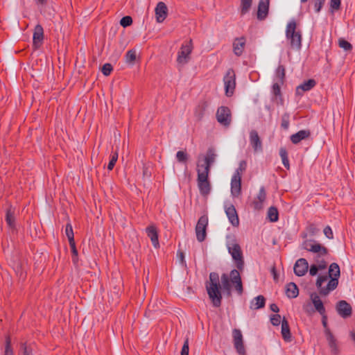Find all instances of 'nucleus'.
Returning a JSON list of instances; mask_svg holds the SVG:
<instances>
[{
  "instance_id": "f257e3e1",
  "label": "nucleus",
  "mask_w": 355,
  "mask_h": 355,
  "mask_svg": "<svg viewBox=\"0 0 355 355\" xmlns=\"http://www.w3.org/2000/svg\"><path fill=\"white\" fill-rule=\"evenodd\" d=\"M222 287L220 284L219 275L216 272H211L209 281L206 282V290L213 305L218 307L221 304V288L231 295L232 290L234 289L239 295L243 292V287L240 272L237 270H232L230 274L223 273L220 277Z\"/></svg>"
},
{
  "instance_id": "f03ea898",
  "label": "nucleus",
  "mask_w": 355,
  "mask_h": 355,
  "mask_svg": "<svg viewBox=\"0 0 355 355\" xmlns=\"http://www.w3.org/2000/svg\"><path fill=\"white\" fill-rule=\"evenodd\" d=\"M317 263L311 264L309 268V275L311 276L318 275L315 286L321 295L326 296L331 291L336 288L338 284V277L340 271L339 266L336 263H331L328 270L327 275V263L322 260H316Z\"/></svg>"
},
{
  "instance_id": "7ed1b4c3",
  "label": "nucleus",
  "mask_w": 355,
  "mask_h": 355,
  "mask_svg": "<svg viewBox=\"0 0 355 355\" xmlns=\"http://www.w3.org/2000/svg\"><path fill=\"white\" fill-rule=\"evenodd\" d=\"M286 37L292 49H300L302 46V34L297 28L295 20L290 21L286 29Z\"/></svg>"
},
{
  "instance_id": "20e7f679",
  "label": "nucleus",
  "mask_w": 355,
  "mask_h": 355,
  "mask_svg": "<svg viewBox=\"0 0 355 355\" xmlns=\"http://www.w3.org/2000/svg\"><path fill=\"white\" fill-rule=\"evenodd\" d=\"M227 248L236 267L241 270L243 268V257L239 244L234 239H231L227 243Z\"/></svg>"
},
{
  "instance_id": "39448f33",
  "label": "nucleus",
  "mask_w": 355,
  "mask_h": 355,
  "mask_svg": "<svg viewBox=\"0 0 355 355\" xmlns=\"http://www.w3.org/2000/svg\"><path fill=\"white\" fill-rule=\"evenodd\" d=\"M197 184L200 193L203 196H207L211 191V184L209 181V172L207 169L197 170Z\"/></svg>"
},
{
  "instance_id": "423d86ee",
  "label": "nucleus",
  "mask_w": 355,
  "mask_h": 355,
  "mask_svg": "<svg viewBox=\"0 0 355 355\" xmlns=\"http://www.w3.org/2000/svg\"><path fill=\"white\" fill-rule=\"evenodd\" d=\"M223 83L226 96H232L236 86V73L234 69H229L226 71L223 77Z\"/></svg>"
},
{
  "instance_id": "0eeeda50",
  "label": "nucleus",
  "mask_w": 355,
  "mask_h": 355,
  "mask_svg": "<svg viewBox=\"0 0 355 355\" xmlns=\"http://www.w3.org/2000/svg\"><path fill=\"white\" fill-rule=\"evenodd\" d=\"M303 248L309 252L317 254L318 258L327 256L328 250L327 248L315 241H306L303 243Z\"/></svg>"
},
{
  "instance_id": "6e6552de",
  "label": "nucleus",
  "mask_w": 355,
  "mask_h": 355,
  "mask_svg": "<svg viewBox=\"0 0 355 355\" xmlns=\"http://www.w3.org/2000/svg\"><path fill=\"white\" fill-rule=\"evenodd\" d=\"M207 226L208 217L207 215H203L198 219L195 229L196 239L199 242L205 241L207 236Z\"/></svg>"
},
{
  "instance_id": "1a4fd4ad",
  "label": "nucleus",
  "mask_w": 355,
  "mask_h": 355,
  "mask_svg": "<svg viewBox=\"0 0 355 355\" xmlns=\"http://www.w3.org/2000/svg\"><path fill=\"white\" fill-rule=\"evenodd\" d=\"M216 119L221 125L229 126L232 119L230 110L225 106L220 107L216 112Z\"/></svg>"
},
{
  "instance_id": "9d476101",
  "label": "nucleus",
  "mask_w": 355,
  "mask_h": 355,
  "mask_svg": "<svg viewBox=\"0 0 355 355\" xmlns=\"http://www.w3.org/2000/svg\"><path fill=\"white\" fill-rule=\"evenodd\" d=\"M192 49L193 47L191 41L182 45L177 58V61L179 64H184L189 61Z\"/></svg>"
},
{
  "instance_id": "9b49d317",
  "label": "nucleus",
  "mask_w": 355,
  "mask_h": 355,
  "mask_svg": "<svg viewBox=\"0 0 355 355\" xmlns=\"http://www.w3.org/2000/svg\"><path fill=\"white\" fill-rule=\"evenodd\" d=\"M234 347L239 355H245L243 335L241 330L234 329L232 331Z\"/></svg>"
},
{
  "instance_id": "f8f14e48",
  "label": "nucleus",
  "mask_w": 355,
  "mask_h": 355,
  "mask_svg": "<svg viewBox=\"0 0 355 355\" xmlns=\"http://www.w3.org/2000/svg\"><path fill=\"white\" fill-rule=\"evenodd\" d=\"M155 12L157 22H163L168 15V8L166 3L162 1L159 2L155 8Z\"/></svg>"
},
{
  "instance_id": "ddd939ff",
  "label": "nucleus",
  "mask_w": 355,
  "mask_h": 355,
  "mask_svg": "<svg viewBox=\"0 0 355 355\" xmlns=\"http://www.w3.org/2000/svg\"><path fill=\"white\" fill-rule=\"evenodd\" d=\"M308 270L309 263L304 258L299 259L294 265V272L298 277L304 276Z\"/></svg>"
},
{
  "instance_id": "4468645a",
  "label": "nucleus",
  "mask_w": 355,
  "mask_h": 355,
  "mask_svg": "<svg viewBox=\"0 0 355 355\" xmlns=\"http://www.w3.org/2000/svg\"><path fill=\"white\" fill-rule=\"evenodd\" d=\"M216 154L213 149H209L206 156L205 157V163L203 164H198L197 170H205L207 169V172L209 173L210 167L211 164L214 162Z\"/></svg>"
},
{
  "instance_id": "2eb2a0df",
  "label": "nucleus",
  "mask_w": 355,
  "mask_h": 355,
  "mask_svg": "<svg viewBox=\"0 0 355 355\" xmlns=\"http://www.w3.org/2000/svg\"><path fill=\"white\" fill-rule=\"evenodd\" d=\"M231 192L234 196H239L241 192V177L234 173L231 180Z\"/></svg>"
},
{
  "instance_id": "dca6fc26",
  "label": "nucleus",
  "mask_w": 355,
  "mask_h": 355,
  "mask_svg": "<svg viewBox=\"0 0 355 355\" xmlns=\"http://www.w3.org/2000/svg\"><path fill=\"white\" fill-rule=\"evenodd\" d=\"M266 198V192L263 187H261L258 195L252 202L254 209L260 210L263 208V202Z\"/></svg>"
},
{
  "instance_id": "f3484780",
  "label": "nucleus",
  "mask_w": 355,
  "mask_h": 355,
  "mask_svg": "<svg viewBox=\"0 0 355 355\" xmlns=\"http://www.w3.org/2000/svg\"><path fill=\"white\" fill-rule=\"evenodd\" d=\"M337 311L343 318H347L352 315V307L345 300H341L338 303Z\"/></svg>"
},
{
  "instance_id": "a211bd4d",
  "label": "nucleus",
  "mask_w": 355,
  "mask_h": 355,
  "mask_svg": "<svg viewBox=\"0 0 355 355\" xmlns=\"http://www.w3.org/2000/svg\"><path fill=\"white\" fill-rule=\"evenodd\" d=\"M310 299L315 310L319 312L320 314L324 315L325 313V308L320 296L317 293H313L310 295Z\"/></svg>"
},
{
  "instance_id": "6ab92c4d",
  "label": "nucleus",
  "mask_w": 355,
  "mask_h": 355,
  "mask_svg": "<svg viewBox=\"0 0 355 355\" xmlns=\"http://www.w3.org/2000/svg\"><path fill=\"white\" fill-rule=\"evenodd\" d=\"M225 213L232 225L234 226H238L239 224V219L235 207L232 205H228L225 208Z\"/></svg>"
},
{
  "instance_id": "aec40b11",
  "label": "nucleus",
  "mask_w": 355,
  "mask_h": 355,
  "mask_svg": "<svg viewBox=\"0 0 355 355\" xmlns=\"http://www.w3.org/2000/svg\"><path fill=\"white\" fill-rule=\"evenodd\" d=\"M44 39V30L41 25L37 24L35 26L33 36V45L37 48L42 44Z\"/></svg>"
},
{
  "instance_id": "412c9836",
  "label": "nucleus",
  "mask_w": 355,
  "mask_h": 355,
  "mask_svg": "<svg viewBox=\"0 0 355 355\" xmlns=\"http://www.w3.org/2000/svg\"><path fill=\"white\" fill-rule=\"evenodd\" d=\"M148 236L150 239L153 246L155 248H159L158 232L155 225H150L146 228Z\"/></svg>"
},
{
  "instance_id": "4be33fe9",
  "label": "nucleus",
  "mask_w": 355,
  "mask_h": 355,
  "mask_svg": "<svg viewBox=\"0 0 355 355\" xmlns=\"http://www.w3.org/2000/svg\"><path fill=\"white\" fill-rule=\"evenodd\" d=\"M311 132L309 130H300L291 136V141L293 144H297L301 141L309 138Z\"/></svg>"
},
{
  "instance_id": "5701e85b",
  "label": "nucleus",
  "mask_w": 355,
  "mask_h": 355,
  "mask_svg": "<svg viewBox=\"0 0 355 355\" xmlns=\"http://www.w3.org/2000/svg\"><path fill=\"white\" fill-rule=\"evenodd\" d=\"M245 42L246 40L244 37L235 39L233 43V50L236 55L239 56L243 53Z\"/></svg>"
},
{
  "instance_id": "b1692460",
  "label": "nucleus",
  "mask_w": 355,
  "mask_h": 355,
  "mask_svg": "<svg viewBox=\"0 0 355 355\" xmlns=\"http://www.w3.org/2000/svg\"><path fill=\"white\" fill-rule=\"evenodd\" d=\"M269 0H260L257 11V17L259 19H263L267 16Z\"/></svg>"
},
{
  "instance_id": "393cba45",
  "label": "nucleus",
  "mask_w": 355,
  "mask_h": 355,
  "mask_svg": "<svg viewBox=\"0 0 355 355\" xmlns=\"http://www.w3.org/2000/svg\"><path fill=\"white\" fill-rule=\"evenodd\" d=\"M250 141L255 151L261 149V141L257 131L252 130L250 132Z\"/></svg>"
},
{
  "instance_id": "a878e982",
  "label": "nucleus",
  "mask_w": 355,
  "mask_h": 355,
  "mask_svg": "<svg viewBox=\"0 0 355 355\" xmlns=\"http://www.w3.org/2000/svg\"><path fill=\"white\" fill-rule=\"evenodd\" d=\"M316 85V82L313 79H309L304 81L300 85L297 87L296 92L297 94H301L302 92L309 91L313 88Z\"/></svg>"
},
{
  "instance_id": "bb28decb",
  "label": "nucleus",
  "mask_w": 355,
  "mask_h": 355,
  "mask_svg": "<svg viewBox=\"0 0 355 355\" xmlns=\"http://www.w3.org/2000/svg\"><path fill=\"white\" fill-rule=\"evenodd\" d=\"M286 294L289 298L297 297L299 295V289L297 285L293 282L288 284L286 287Z\"/></svg>"
},
{
  "instance_id": "cd10ccee",
  "label": "nucleus",
  "mask_w": 355,
  "mask_h": 355,
  "mask_svg": "<svg viewBox=\"0 0 355 355\" xmlns=\"http://www.w3.org/2000/svg\"><path fill=\"white\" fill-rule=\"evenodd\" d=\"M325 335L330 348L334 352L336 353L338 352L337 341L328 328L325 329Z\"/></svg>"
},
{
  "instance_id": "c85d7f7f",
  "label": "nucleus",
  "mask_w": 355,
  "mask_h": 355,
  "mask_svg": "<svg viewBox=\"0 0 355 355\" xmlns=\"http://www.w3.org/2000/svg\"><path fill=\"white\" fill-rule=\"evenodd\" d=\"M282 335L283 338L286 341L291 340V331H290V328H289L288 321L285 318H283L282 322Z\"/></svg>"
},
{
  "instance_id": "c756f323",
  "label": "nucleus",
  "mask_w": 355,
  "mask_h": 355,
  "mask_svg": "<svg viewBox=\"0 0 355 355\" xmlns=\"http://www.w3.org/2000/svg\"><path fill=\"white\" fill-rule=\"evenodd\" d=\"M266 300L263 295H259L254 298V302L252 304V308L259 309L264 307Z\"/></svg>"
},
{
  "instance_id": "7c9ffc66",
  "label": "nucleus",
  "mask_w": 355,
  "mask_h": 355,
  "mask_svg": "<svg viewBox=\"0 0 355 355\" xmlns=\"http://www.w3.org/2000/svg\"><path fill=\"white\" fill-rule=\"evenodd\" d=\"M268 218L270 222H276L279 218L278 210L275 207H270L268 210Z\"/></svg>"
},
{
  "instance_id": "2f4dec72",
  "label": "nucleus",
  "mask_w": 355,
  "mask_h": 355,
  "mask_svg": "<svg viewBox=\"0 0 355 355\" xmlns=\"http://www.w3.org/2000/svg\"><path fill=\"white\" fill-rule=\"evenodd\" d=\"M125 62L130 64H133L137 60V52L135 49L127 51L125 54Z\"/></svg>"
},
{
  "instance_id": "473e14b6",
  "label": "nucleus",
  "mask_w": 355,
  "mask_h": 355,
  "mask_svg": "<svg viewBox=\"0 0 355 355\" xmlns=\"http://www.w3.org/2000/svg\"><path fill=\"white\" fill-rule=\"evenodd\" d=\"M252 0H241V15L246 14L251 8Z\"/></svg>"
},
{
  "instance_id": "72a5a7b5",
  "label": "nucleus",
  "mask_w": 355,
  "mask_h": 355,
  "mask_svg": "<svg viewBox=\"0 0 355 355\" xmlns=\"http://www.w3.org/2000/svg\"><path fill=\"white\" fill-rule=\"evenodd\" d=\"M279 155L282 159L284 166L288 169L290 168L289 160L288 158V153L286 148H281L279 150Z\"/></svg>"
},
{
  "instance_id": "f704fd0d",
  "label": "nucleus",
  "mask_w": 355,
  "mask_h": 355,
  "mask_svg": "<svg viewBox=\"0 0 355 355\" xmlns=\"http://www.w3.org/2000/svg\"><path fill=\"white\" fill-rule=\"evenodd\" d=\"M6 220L7 222V224L10 228H15V218L14 216L13 212L11 211V209H8L6 212Z\"/></svg>"
},
{
  "instance_id": "c9c22d12",
  "label": "nucleus",
  "mask_w": 355,
  "mask_h": 355,
  "mask_svg": "<svg viewBox=\"0 0 355 355\" xmlns=\"http://www.w3.org/2000/svg\"><path fill=\"white\" fill-rule=\"evenodd\" d=\"M275 76L278 80L282 84L285 78V68L284 66L279 65L275 71Z\"/></svg>"
},
{
  "instance_id": "e433bc0d",
  "label": "nucleus",
  "mask_w": 355,
  "mask_h": 355,
  "mask_svg": "<svg viewBox=\"0 0 355 355\" xmlns=\"http://www.w3.org/2000/svg\"><path fill=\"white\" fill-rule=\"evenodd\" d=\"M338 46L345 51H351L352 49V45L344 38L338 39Z\"/></svg>"
},
{
  "instance_id": "4c0bfd02",
  "label": "nucleus",
  "mask_w": 355,
  "mask_h": 355,
  "mask_svg": "<svg viewBox=\"0 0 355 355\" xmlns=\"http://www.w3.org/2000/svg\"><path fill=\"white\" fill-rule=\"evenodd\" d=\"M65 233L69 239V243H72L73 241H75L72 226L70 223H67L66 225Z\"/></svg>"
},
{
  "instance_id": "58836bf2",
  "label": "nucleus",
  "mask_w": 355,
  "mask_h": 355,
  "mask_svg": "<svg viewBox=\"0 0 355 355\" xmlns=\"http://www.w3.org/2000/svg\"><path fill=\"white\" fill-rule=\"evenodd\" d=\"M4 355H13V351L11 348V340L10 336H8L6 337V347Z\"/></svg>"
},
{
  "instance_id": "ea45409f",
  "label": "nucleus",
  "mask_w": 355,
  "mask_h": 355,
  "mask_svg": "<svg viewBox=\"0 0 355 355\" xmlns=\"http://www.w3.org/2000/svg\"><path fill=\"white\" fill-rule=\"evenodd\" d=\"M272 92L275 96V98H279L282 101L280 85L278 83H274L272 87Z\"/></svg>"
},
{
  "instance_id": "a19ab883",
  "label": "nucleus",
  "mask_w": 355,
  "mask_h": 355,
  "mask_svg": "<svg viewBox=\"0 0 355 355\" xmlns=\"http://www.w3.org/2000/svg\"><path fill=\"white\" fill-rule=\"evenodd\" d=\"M176 158L179 162L186 163L188 159V155L184 151H178L176 154Z\"/></svg>"
},
{
  "instance_id": "79ce46f5",
  "label": "nucleus",
  "mask_w": 355,
  "mask_h": 355,
  "mask_svg": "<svg viewBox=\"0 0 355 355\" xmlns=\"http://www.w3.org/2000/svg\"><path fill=\"white\" fill-rule=\"evenodd\" d=\"M118 159V153L114 152L111 157V159L107 165V169L112 171Z\"/></svg>"
},
{
  "instance_id": "37998d69",
  "label": "nucleus",
  "mask_w": 355,
  "mask_h": 355,
  "mask_svg": "<svg viewBox=\"0 0 355 355\" xmlns=\"http://www.w3.org/2000/svg\"><path fill=\"white\" fill-rule=\"evenodd\" d=\"M71 252L73 254V263H76L78 262V250L76 247L75 241H73L72 243H69Z\"/></svg>"
},
{
  "instance_id": "c03bdc74",
  "label": "nucleus",
  "mask_w": 355,
  "mask_h": 355,
  "mask_svg": "<svg viewBox=\"0 0 355 355\" xmlns=\"http://www.w3.org/2000/svg\"><path fill=\"white\" fill-rule=\"evenodd\" d=\"M270 321L273 325L278 326L280 323H282V320L280 315L275 314L270 317Z\"/></svg>"
},
{
  "instance_id": "a18cd8bd",
  "label": "nucleus",
  "mask_w": 355,
  "mask_h": 355,
  "mask_svg": "<svg viewBox=\"0 0 355 355\" xmlns=\"http://www.w3.org/2000/svg\"><path fill=\"white\" fill-rule=\"evenodd\" d=\"M112 69H113V68H112V64L110 63H106L102 67V73L105 76H107L111 73Z\"/></svg>"
},
{
  "instance_id": "49530a36",
  "label": "nucleus",
  "mask_w": 355,
  "mask_h": 355,
  "mask_svg": "<svg viewBox=\"0 0 355 355\" xmlns=\"http://www.w3.org/2000/svg\"><path fill=\"white\" fill-rule=\"evenodd\" d=\"M132 23V19L130 16L123 17L121 19V21H120L121 25L123 27L128 26L131 25Z\"/></svg>"
},
{
  "instance_id": "de8ad7c7",
  "label": "nucleus",
  "mask_w": 355,
  "mask_h": 355,
  "mask_svg": "<svg viewBox=\"0 0 355 355\" xmlns=\"http://www.w3.org/2000/svg\"><path fill=\"white\" fill-rule=\"evenodd\" d=\"M247 163L245 161H241L239 164V168L236 169L234 173H239L241 177L242 173L245 171Z\"/></svg>"
},
{
  "instance_id": "09e8293b",
  "label": "nucleus",
  "mask_w": 355,
  "mask_h": 355,
  "mask_svg": "<svg viewBox=\"0 0 355 355\" xmlns=\"http://www.w3.org/2000/svg\"><path fill=\"white\" fill-rule=\"evenodd\" d=\"M324 235L329 239L334 238V233L330 226H327L324 229Z\"/></svg>"
},
{
  "instance_id": "8fccbe9b",
  "label": "nucleus",
  "mask_w": 355,
  "mask_h": 355,
  "mask_svg": "<svg viewBox=\"0 0 355 355\" xmlns=\"http://www.w3.org/2000/svg\"><path fill=\"white\" fill-rule=\"evenodd\" d=\"M189 340L187 339L182 348L181 355H189Z\"/></svg>"
},
{
  "instance_id": "3c124183",
  "label": "nucleus",
  "mask_w": 355,
  "mask_h": 355,
  "mask_svg": "<svg viewBox=\"0 0 355 355\" xmlns=\"http://www.w3.org/2000/svg\"><path fill=\"white\" fill-rule=\"evenodd\" d=\"M313 2L315 11L320 12L324 3V0H313Z\"/></svg>"
},
{
  "instance_id": "603ef678",
  "label": "nucleus",
  "mask_w": 355,
  "mask_h": 355,
  "mask_svg": "<svg viewBox=\"0 0 355 355\" xmlns=\"http://www.w3.org/2000/svg\"><path fill=\"white\" fill-rule=\"evenodd\" d=\"M340 6V0H331L330 7L332 10H338Z\"/></svg>"
},
{
  "instance_id": "864d4df0",
  "label": "nucleus",
  "mask_w": 355,
  "mask_h": 355,
  "mask_svg": "<svg viewBox=\"0 0 355 355\" xmlns=\"http://www.w3.org/2000/svg\"><path fill=\"white\" fill-rule=\"evenodd\" d=\"M21 347L23 349L24 355H32V349L28 347L26 343L21 344Z\"/></svg>"
},
{
  "instance_id": "5fc2aeb1",
  "label": "nucleus",
  "mask_w": 355,
  "mask_h": 355,
  "mask_svg": "<svg viewBox=\"0 0 355 355\" xmlns=\"http://www.w3.org/2000/svg\"><path fill=\"white\" fill-rule=\"evenodd\" d=\"M270 310L275 313H278L279 309L276 304H271L270 305Z\"/></svg>"
},
{
  "instance_id": "6e6d98bb",
  "label": "nucleus",
  "mask_w": 355,
  "mask_h": 355,
  "mask_svg": "<svg viewBox=\"0 0 355 355\" xmlns=\"http://www.w3.org/2000/svg\"><path fill=\"white\" fill-rule=\"evenodd\" d=\"M288 125H289L288 121L287 119H283L282 123V126L284 128L287 129L288 128Z\"/></svg>"
},
{
  "instance_id": "4d7b16f0",
  "label": "nucleus",
  "mask_w": 355,
  "mask_h": 355,
  "mask_svg": "<svg viewBox=\"0 0 355 355\" xmlns=\"http://www.w3.org/2000/svg\"><path fill=\"white\" fill-rule=\"evenodd\" d=\"M310 231H311V232L313 234H314L315 232L318 231V229L315 227L314 225H310Z\"/></svg>"
},
{
  "instance_id": "13d9d810",
  "label": "nucleus",
  "mask_w": 355,
  "mask_h": 355,
  "mask_svg": "<svg viewBox=\"0 0 355 355\" xmlns=\"http://www.w3.org/2000/svg\"><path fill=\"white\" fill-rule=\"evenodd\" d=\"M322 316H323L322 324H323L324 327H327V318H326V315L324 314Z\"/></svg>"
},
{
  "instance_id": "bf43d9fd",
  "label": "nucleus",
  "mask_w": 355,
  "mask_h": 355,
  "mask_svg": "<svg viewBox=\"0 0 355 355\" xmlns=\"http://www.w3.org/2000/svg\"><path fill=\"white\" fill-rule=\"evenodd\" d=\"M350 335H351L352 340L355 342V331L351 332Z\"/></svg>"
},
{
  "instance_id": "052dcab7",
  "label": "nucleus",
  "mask_w": 355,
  "mask_h": 355,
  "mask_svg": "<svg viewBox=\"0 0 355 355\" xmlns=\"http://www.w3.org/2000/svg\"><path fill=\"white\" fill-rule=\"evenodd\" d=\"M47 0H37V3L40 4H44L46 2Z\"/></svg>"
},
{
  "instance_id": "680f3d73",
  "label": "nucleus",
  "mask_w": 355,
  "mask_h": 355,
  "mask_svg": "<svg viewBox=\"0 0 355 355\" xmlns=\"http://www.w3.org/2000/svg\"><path fill=\"white\" fill-rule=\"evenodd\" d=\"M180 259H181L182 262H184V254H183V252H180Z\"/></svg>"
},
{
  "instance_id": "e2e57ef3",
  "label": "nucleus",
  "mask_w": 355,
  "mask_h": 355,
  "mask_svg": "<svg viewBox=\"0 0 355 355\" xmlns=\"http://www.w3.org/2000/svg\"><path fill=\"white\" fill-rule=\"evenodd\" d=\"M272 272H273V274H274V277H275V279H276V273H275V270L274 268H272Z\"/></svg>"
},
{
  "instance_id": "0e129e2a",
  "label": "nucleus",
  "mask_w": 355,
  "mask_h": 355,
  "mask_svg": "<svg viewBox=\"0 0 355 355\" xmlns=\"http://www.w3.org/2000/svg\"><path fill=\"white\" fill-rule=\"evenodd\" d=\"M302 3H305L308 0H300Z\"/></svg>"
}]
</instances>
